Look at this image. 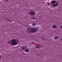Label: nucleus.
Returning <instances> with one entry per match:
<instances>
[{
	"instance_id": "0eeeda50",
	"label": "nucleus",
	"mask_w": 62,
	"mask_h": 62,
	"mask_svg": "<svg viewBox=\"0 0 62 62\" xmlns=\"http://www.w3.org/2000/svg\"><path fill=\"white\" fill-rule=\"evenodd\" d=\"M58 5V3H56V4L53 5V7H57Z\"/></svg>"
},
{
	"instance_id": "423d86ee",
	"label": "nucleus",
	"mask_w": 62,
	"mask_h": 62,
	"mask_svg": "<svg viewBox=\"0 0 62 62\" xmlns=\"http://www.w3.org/2000/svg\"><path fill=\"white\" fill-rule=\"evenodd\" d=\"M52 27L53 29H55L57 27V26L56 25H53Z\"/></svg>"
},
{
	"instance_id": "9d476101",
	"label": "nucleus",
	"mask_w": 62,
	"mask_h": 62,
	"mask_svg": "<svg viewBox=\"0 0 62 62\" xmlns=\"http://www.w3.org/2000/svg\"><path fill=\"white\" fill-rule=\"evenodd\" d=\"M36 48H39V47L38 46H36Z\"/></svg>"
},
{
	"instance_id": "2eb2a0df",
	"label": "nucleus",
	"mask_w": 62,
	"mask_h": 62,
	"mask_svg": "<svg viewBox=\"0 0 62 62\" xmlns=\"http://www.w3.org/2000/svg\"><path fill=\"white\" fill-rule=\"evenodd\" d=\"M5 1H7L8 0H5Z\"/></svg>"
},
{
	"instance_id": "1a4fd4ad",
	"label": "nucleus",
	"mask_w": 62,
	"mask_h": 62,
	"mask_svg": "<svg viewBox=\"0 0 62 62\" xmlns=\"http://www.w3.org/2000/svg\"><path fill=\"white\" fill-rule=\"evenodd\" d=\"M32 25L33 26H35V25H36V24H35V23H33L32 24Z\"/></svg>"
},
{
	"instance_id": "9b49d317",
	"label": "nucleus",
	"mask_w": 62,
	"mask_h": 62,
	"mask_svg": "<svg viewBox=\"0 0 62 62\" xmlns=\"http://www.w3.org/2000/svg\"><path fill=\"white\" fill-rule=\"evenodd\" d=\"M47 4L48 5H50V3H47Z\"/></svg>"
},
{
	"instance_id": "6e6552de",
	"label": "nucleus",
	"mask_w": 62,
	"mask_h": 62,
	"mask_svg": "<svg viewBox=\"0 0 62 62\" xmlns=\"http://www.w3.org/2000/svg\"><path fill=\"white\" fill-rule=\"evenodd\" d=\"M59 38V37H58V36H56L54 37V38L55 39H58V38Z\"/></svg>"
},
{
	"instance_id": "4468645a",
	"label": "nucleus",
	"mask_w": 62,
	"mask_h": 62,
	"mask_svg": "<svg viewBox=\"0 0 62 62\" xmlns=\"http://www.w3.org/2000/svg\"><path fill=\"white\" fill-rule=\"evenodd\" d=\"M33 19H34V20L35 19V18H33Z\"/></svg>"
},
{
	"instance_id": "dca6fc26",
	"label": "nucleus",
	"mask_w": 62,
	"mask_h": 62,
	"mask_svg": "<svg viewBox=\"0 0 62 62\" xmlns=\"http://www.w3.org/2000/svg\"><path fill=\"white\" fill-rule=\"evenodd\" d=\"M18 23H20V22H18Z\"/></svg>"
},
{
	"instance_id": "f3484780",
	"label": "nucleus",
	"mask_w": 62,
	"mask_h": 62,
	"mask_svg": "<svg viewBox=\"0 0 62 62\" xmlns=\"http://www.w3.org/2000/svg\"><path fill=\"white\" fill-rule=\"evenodd\" d=\"M30 10H31V9H30Z\"/></svg>"
},
{
	"instance_id": "20e7f679",
	"label": "nucleus",
	"mask_w": 62,
	"mask_h": 62,
	"mask_svg": "<svg viewBox=\"0 0 62 62\" xmlns=\"http://www.w3.org/2000/svg\"><path fill=\"white\" fill-rule=\"evenodd\" d=\"M30 11V12L29 13V14L30 15H34V14H36L35 12L34 11H33V10L32 11Z\"/></svg>"
},
{
	"instance_id": "f03ea898",
	"label": "nucleus",
	"mask_w": 62,
	"mask_h": 62,
	"mask_svg": "<svg viewBox=\"0 0 62 62\" xmlns=\"http://www.w3.org/2000/svg\"><path fill=\"white\" fill-rule=\"evenodd\" d=\"M11 44L12 45H15L18 43V42H16V40L15 39H13L11 40Z\"/></svg>"
},
{
	"instance_id": "f8f14e48",
	"label": "nucleus",
	"mask_w": 62,
	"mask_h": 62,
	"mask_svg": "<svg viewBox=\"0 0 62 62\" xmlns=\"http://www.w3.org/2000/svg\"><path fill=\"white\" fill-rule=\"evenodd\" d=\"M41 39H43V38H41Z\"/></svg>"
},
{
	"instance_id": "7ed1b4c3",
	"label": "nucleus",
	"mask_w": 62,
	"mask_h": 62,
	"mask_svg": "<svg viewBox=\"0 0 62 62\" xmlns=\"http://www.w3.org/2000/svg\"><path fill=\"white\" fill-rule=\"evenodd\" d=\"M21 48L22 50H25V51L26 52H29V50L28 49H27V47H26V46H23L21 47Z\"/></svg>"
},
{
	"instance_id": "ddd939ff",
	"label": "nucleus",
	"mask_w": 62,
	"mask_h": 62,
	"mask_svg": "<svg viewBox=\"0 0 62 62\" xmlns=\"http://www.w3.org/2000/svg\"><path fill=\"white\" fill-rule=\"evenodd\" d=\"M1 56L0 55V58H1Z\"/></svg>"
},
{
	"instance_id": "f257e3e1",
	"label": "nucleus",
	"mask_w": 62,
	"mask_h": 62,
	"mask_svg": "<svg viewBox=\"0 0 62 62\" xmlns=\"http://www.w3.org/2000/svg\"><path fill=\"white\" fill-rule=\"evenodd\" d=\"M27 31V33H30V32H31L33 33H35L37 32V28H34L31 29L30 28H27L26 29Z\"/></svg>"
},
{
	"instance_id": "39448f33",
	"label": "nucleus",
	"mask_w": 62,
	"mask_h": 62,
	"mask_svg": "<svg viewBox=\"0 0 62 62\" xmlns=\"http://www.w3.org/2000/svg\"><path fill=\"white\" fill-rule=\"evenodd\" d=\"M56 1L55 0H53L51 2V3L52 5H54H54L55 4V3H56Z\"/></svg>"
}]
</instances>
